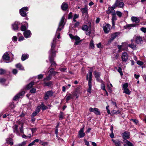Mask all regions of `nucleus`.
Listing matches in <instances>:
<instances>
[{
  "instance_id": "nucleus-31",
  "label": "nucleus",
  "mask_w": 146,
  "mask_h": 146,
  "mask_svg": "<svg viewBox=\"0 0 146 146\" xmlns=\"http://www.w3.org/2000/svg\"><path fill=\"white\" fill-rule=\"evenodd\" d=\"M34 82H31L28 84L26 87V88L27 90H29L34 85Z\"/></svg>"
},
{
  "instance_id": "nucleus-8",
  "label": "nucleus",
  "mask_w": 146,
  "mask_h": 146,
  "mask_svg": "<svg viewBox=\"0 0 146 146\" xmlns=\"http://www.w3.org/2000/svg\"><path fill=\"white\" fill-rule=\"evenodd\" d=\"M25 94V92L24 91L21 92L14 97L13 98V100H17L19 98L22 97V96L24 95Z\"/></svg>"
},
{
  "instance_id": "nucleus-12",
  "label": "nucleus",
  "mask_w": 146,
  "mask_h": 146,
  "mask_svg": "<svg viewBox=\"0 0 146 146\" xmlns=\"http://www.w3.org/2000/svg\"><path fill=\"white\" fill-rule=\"evenodd\" d=\"M128 55L127 52H124L123 53L121 56V58L123 62H126L128 58Z\"/></svg>"
},
{
  "instance_id": "nucleus-13",
  "label": "nucleus",
  "mask_w": 146,
  "mask_h": 146,
  "mask_svg": "<svg viewBox=\"0 0 146 146\" xmlns=\"http://www.w3.org/2000/svg\"><path fill=\"white\" fill-rule=\"evenodd\" d=\"M117 35L118 34L116 33L111 35L110 38L108 41V43H110L113 41V40L117 36Z\"/></svg>"
},
{
  "instance_id": "nucleus-10",
  "label": "nucleus",
  "mask_w": 146,
  "mask_h": 146,
  "mask_svg": "<svg viewBox=\"0 0 146 146\" xmlns=\"http://www.w3.org/2000/svg\"><path fill=\"white\" fill-rule=\"evenodd\" d=\"M111 27V25L109 24H107L104 25L103 29L106 33H108Z\"/></svg>"
},
{
  "instance_id": "nucleus-45",
  "label": "nucleus",
  "mask_w": 146,
  "mask_h": 146,
  "mask_svg": "<svg viewBox=\"0 0 146 146\" xmlns=\"http://www.w3.org/2000/svg\"><path fill=\"white\" fill-rule=\"evenodd\" d=\"M130 120L133 121L136 125H137L139 123V121L136 119H131Z\"/></svg>"
},
{
  "instance_id": "nucleus-41",
  "label": "nucleus",
  "mask_w": 146,
  "mask_h": 146,
  "mask_svg": "<svg viewBox=\"0 0 146 146\" xmlns=\"http://www.w3.org/2000/svg\"><path fill=\"white\" fill-rule=\"evenodd\" d=\"M116 15L119 18L122 17V13L121 12L117 11H116Z\"/></svg>"
},
{
  "instance_id": "nucleus-38",
  "label": "nucleus",
  "mask_w": 146,
  "mask_h": 146,
  "mask_svg": "<svg viewBox=\"0 0 146 146\" xmlns=\"http://www.w3.org/2000/svg\"><path fill=\"white\" fill-rule=\"evenodd\" d=\"M89 47L92 49H94V41L92 40L90 41L89 44Z\"/></svg>"
},
{
  "instance_id": "nucleus-3",
  "label": "nucleus",
  "mask_w": 146,
  "mask_h": 146,
  "mask_svg": "<svg viewBox=\"0 0 146 146\" xmlns=\"http://www.w3.org/2000/svg\"><path fill=\"white\" fill-rule=\"evenodd\" d=\"M65 19V17L63 16L61 20V21L59 23L58 27L57 30L56 35H57V38L58 39L59 38L60 36V31L61 30L64 28V21Z\"/></svg>"
},
{
  "instance_id": "nucleus-52",
  "label": "nucleus",
  "mask_w": 146,
  "mask_h": 146,
  "mask_svg": "<svg viewBox=\"0 0 146 146\" xmlns=\"http://www.w3.org/2000/svg\"><path fill=\"white\" fill-rule=\"evenodd\" d=\"M73 17V15H72V13L70 12L68 15V19H70L72 18Z\"/></svg>"
},
{
  "instance_id": "nucleus-20",
  "label": "nucleus",
  "mask_w": 146,
  "mask_h": 146,
  "mask_svg": "<svg viewBox=\"0 0 146 146\" xmlns=\"http://www.w3.org/2000/svg\"><path fill=\"white\" fill-rule=\"evenodd\" d=\"M3 59L5 60L8 61L10 59V57L9 56L8 52H6L3 56Z\"/></svg>"
},
{
  "instance_id": "nucleus-56",
  "label": "nucleus",
  "mask_w": 146,
  "mask_h": 146,
  "mask_svg": "<svg viewBox=\"0 0 146 146\" xmlns=\"http://www.w3.org/2000/svg\"><path fill=\"white\" fill-rule=\"evenodd\" d=\"M12 40L14 42H15L17 40V38L16 36H14L12 38Z\"/></svg>"
},
{
  "instance_id": "nucleus-15",
  "label": "nucleus",
  "mask_w": 146,
  "mask_h": 146,
  "mask_svg": "<svg viewBox=\"0 0 146 146\" xmlns=\"http://www.w3.org/2000/svg\"><path fill=\"white\" fill-rule=\"evenodd\" d=\"M80 10L83 15L88 14V8L87 6L85 5L84 8H81Z\"/></svg>"
},
{
  "instance_id": "nucleus-29",
  "label": "nucleus",
  "mask_w": 146,
  "mask_h": 146,
  "mask_svg": "<svg viewBox=\"0 0 146 146\" xmlns=\"http://www.w3.org/2000/svg\"><path fill=\"white\" fill-rule=\"evenodd\" d=\"M69 35L71 38L72 39H74L76 40V41L79 40L80 39V37L77 36H73L71 34H69Z\"/></svg>"
},
{
  "instance_id": "nucleus-23",
  "label": "nucleus",
  "mask_w": 146,
  "mask_h": 146,
  "mask_svg": "<svg viewBox=\"0 0 146 146\" xmlns=\"http://www.w3.org/2000/svg\"><path fill=\"white\" fill-rule=\"evenodd\" d=\"M123 141L125 143V146H134L133 143L127 140H123Z\"/></svg>"
},
{
  "instance_id": "nucleus-64",
  "label": "nucleus",
  "mask_w": 146,
  "mask_h": 146,
  "mask_svg": "<svg viewBox=\"0 0 146 146\" xmlns=\"http://www.w3.org/2000/svg\"><path fill=\"white\" fill-rule=\"evenodd\" d=\"M12 72L14 74H16L17 73L18 71L16 69H13Z\"/></svg>"
},
{
  "instance_id": "nucleus-42",
  "label": "nucleus",
  "mask_w": 146,
  "mask_h": 146,
  "mask_svg": "<svg viewBox=\"0 0 146 146\" xmlns=\"http://www.w3.org/2000/svg\"><path fill=\"white\" fill-rule=\"evenodd\" d=\"M26 144V142L24 141L21 143L15 145L14 146H25Z\"/></svg>"
},
{
  "instance_id": "nucleus-4",
  "label": "nucleus",
  "mask_w": 146,
  "mask_h": 146,
  "mask_svg": "<svg viewBox=\"0 0 146 146\" xmlns=\"http://www.w3.org/2000/svg\"><path fill=\"white\" fill-rule=\"evenodd\" d=\"M29 8L27 7H24L19 10L20 15L23 17H27V12L29 11Z\"/></svg>"
},
{
  "instance_id": "nucleus-59",
  "label": "nucleus",
  "mask_w": 146,
  "mask_h": 146,
  "mask_svg": "<svg viewBox=\"0 0 146 146\" xmlns=\"http://www.w3.org/2000/svg\"><path fill=\"white\" fill-rule=\"evenodd\" d=\"M54 69L53 68H51L49 70L48 72L50 73L49 74H51L52 75L53 71H54Z\"/></svg>"
},
{
  "instance_id": "nucleus-40",
  "label": "nucleus",
  "mask_w": 146,
  "mask_h": 146,
  "mask_svg": "<svg viewBox=\"0 0 146 146\" xmlns=\"http://www.w3.org/2000/svg\"><path fill=\"white\" fill-rule=\"evenodd\" d=\"M23 124L22 123H21L18 124H16L15 125V128H18L19 127V128H23Z\"/></svg>"
},
{
  "instance_id": "nucleus-48",
  "label": "nucleus",
  "mask_w": 146,
  "mask_h": 146,
  "mask_svg": "<svg viewBox=\"0 0 146 146\" xmlns=\"http://www.w3.org/2000/svg\"><path fill=\"white\" fill-rule=\"evenodd\" d=\"M40 106L41 108H42V110H46V107L45 106L43 102L42 103Z\"/></svg>"
},
{
  "instance_id": "nucleus-24",
  "label": "nucleus",
  "mask_w": 146,
  "mask_h": 146,
  "mask_svg": "<svg viewBox=\"0 0 146 146\" xmlns=\"http://www.w3.org/2000/svg\"><path fill=\"white\" fill-rule=\"evenodd\" d=\"M112 141L114 143L115 146H120L121 143L120 141L119 140L116 139V140H114L113 139H112Z\"/></svg>"
},
{
  "instance_id": "nucleus-25",
  "label": "nucleus",
  "mask_w": 146,
  "mask_h": 146,
  "mask_svg": "<svg viewBox=\"0 0 146 146\" xmlns=\"http://www.w3.org/2000/svg\"><path fill=\"white\" fill-rule=\"evenodd\" d=\"M131 20L133 22H135L136 23H139L140 21L139 19L135 17H132L131 18Z\"/></svg>"
},
{
  "instance_id": "nucleus-5",
  "label": "nucleus",
  "mask_w": 146,
  "mask_h": 146,
  "mask_svg": "<svg viewBox=\"0 0 146 146\" xmlns=\"http://www.w3.org/2000/svg\"><path fill=\"white\" fill-rule=\"evenodd\" d=\"M20 25V23L19 22L15 21L12 24V29L14 31H17L19 30Z\"/></svg>"
},
{
  "instance_id": "nucleus-35",
  "label": "nucleus",
  "mask_w": 146,
  "mask_h": 146,
  "mask_svg": "<svg viewBox=\"0 0 146 146\" xmlns=\"http://www.w3.org/2000/svg\"><path fill=\"white\" fill-rule=\"evenodd\" d=\"M121 46V47L124 50H126L127 49L126 44V43H122L121 45H120Z\"/></svg>"
},
{
  "instance_id": "nucleus-46",
  "label": "nucleus",
  "mask_w": 146,
  "mask_h": 146,
  "mask_svg": "<svg viewBox=\"0 0 146 146\" xmlns=\"http://www.w3.org/2000/svg\"><path fill=\"white\" fill-rule=\"evenodd\" d=\"M118 50H117V52H121L123 50H124V49H122L121 47V46H120V45H118L117 46Z\"/></svg>"
},
{
  "instance_id": "nucleus-44",
  "label": "nucleus",
  "mask_w": 146,
  "mask_h": 146,
  "mask_svg": "<svg viewBox=\"0 0 146 146\" xmlns=\"http://www.w3.org/2000/svg\"><path fill=\"white\" fill-rule=\"evenodd\" d=\"M40 143L43 146H47L48 145V143L43 142L41 140H40Z\"/></svg>"
},
{
  "instance_id": "nucleus-39",
  "label": "nucleus",
  "mask_w": 146,
  "mask_h": 146,
  "mask_svg": "<svg viewBox=\"0 0 146 146\" xmlns=\"http://www.w3.org/2000/svg\"><path fill=\"white\" fill-rule=\"evenodd\" d=\"M79 17V15L78 14L75 13L73 16V21L74 22H76V19H78Z\"/></svg>"
},
{
  "instance_id": "nucleus-33",
  "label": "nucleus",
  "mask_w": 146,
  "mask_h": 146,
  "mask_svg": "<svg viewBox=\"0 0 146 146\" xmlns=\"http://www.w3.org/2000/svg\"><path fill=\"white\" fill-rule=\"evenodd\" d=\"M52 78V75L51 74H49V75L47 76L46 78H44L43 81L44 82L46 81V80H50Z\"/></svg>"
},
{
  "instance_id": "nucleus-36",
  "label": "nucleus",
  "mask_w": 146,
  "mask_h": 146,
  "mask_svg": "<svg viewBox=\"0 0 146 146\" xmlns=\"http://www.w3.org/2000/svg\"><path fill=\"white\" fill-rule=\"evenodd\" d=\"M89 29V27L86 25H84L82 26V29L84 31H87Z\"/></svg>"
},
{
  "instance_id": "nucleus-17",
  "label": "nucleus",
  "mask_w": 146,
  "mask_h": 146,
  "mask_svg": "<svg viewBox=\"0 0 146 146\" xmlns=\"http://www.w3.org/2000/svg\"><path fill=\"white\" fill-rule=\"evenodd\" d=\"M9 107L10 108H11L12 109L10 111V112L11 113H12L13 114H14V112H15V111L13 110V109L15 108V105L14 104V102H12L10 103L9 104Z\"/></svg>"
},
{
  "instance_id": "nucleus-54",
  "label": "nucleus",
  "mask_w": 146,
  "mask_h": 146,
  "mask_svg": "<svg viewBox=\"0 0 146 146\" xmlns=\"http://www.w3.org/2000/svg\"><path fill=\"white\" fill-rule=\"evenodd\" d=\"M136 26V25L134 24L128 25H127V27H135Z\"/></svg>"
},
{
  "instance_id": "nucleus-9",
  "label": "nucleus",
  "mask_w": 146,
  "mask_h": 146,
  "mask_svg": "<svg viewBox=\"0 0 146 146\" xmlns=\"http://www.w3.org/2000/svg\"><path fill=\"white\" fill-rule=\"evenodd\" d=\"M89 111L91 112H94L96 115H99L101 114L99 110L96 108H93L90 107L89 109Z\"/></svg>"
},
{
  "instance_id": "nucleus-2",
  "label": "nucleus",
  "mask_w": 146,
  "mask_h": 146,
  "mask_svg": "<svg viewBox=\"0 0 146 146\" xmlns=\"http://www.w3.org/2000/svg\"><path fill=\"white\" fill-rule=\"evenodd\" d=\"M93 71V68H91L89 70L88 74H87L86 76V79L87 80L89 79L88 86L89 88L87 90V92L90 93L92 87V72Z\"/></svg>"
},
{
  "instance_id": "nucleus-61",
  "label": "nucleus",
  "mask_w": 146,
  "mask_h": 146,
  "mask_svg": "<svg viewBox=\"0 0 146 146\" xmlns=\"http://www.w3.org/2000/svg\"><path fill=\"white\" fill-rule=\"evenodd\" d=\"M141 30L144 33L146 32V28L142 27L141 28Z\"/></svg>"
},
{
  "instance_id": "nucleus-28",
  "label": "nucleus",
  "mask_w": 146,
  "mask_h": 146,
  "mask_svg": "<svg viewBox=\"0 0 146 146\" xmlns=\"http://www.w3.org/2000/svg\"><path fill=\"white\" fill-rule=\"evenodd\" d=\"M15 66L19 70H24V67L20 63H18L15 65Z\"/></svg>"
},
{
  "instance_id": "nucleus-43",
  "label": "nucleus",
  "mask_w": 146,
  "mask_h": 146,
  "mask_svg": "<svg viewBox=\"0 0 146 146\" xmlns=\"http://www.w3.org/2000/svg\"><path fill=\"white\" fill-rule=\"evenodd\" d=\"M131 92L128 88L124 90L123 93H124L127 94L129 95L130 94Z\"/></svg>"
},
{
  "instance_id": "nucleus-14",
  "label": "nucleus",
  "mask_w": 146,
  "mask_h": 146,
  "mask_svg": "<svg viewBox=\"0 0 146 146\" xmlns=\"http://www.w3.org/2000/svg\"><path fill=\"white\" fill-rule=\"evenodd\" d=\"M84 128H81L79 131L78 137L79 138H81L83 137L85 135V133L84 132Z\"/></svg>"
},
{
  "instance_id": "nucleus-37",
  "label": "nucleus",
  "mask_w": 146,
  "mask_h": 146,
  "mask_svg": "<svg viewBox=\"0 0 146 146\" xmlns=\"http://www.w3.org/2000/svg\"><path fill=\"white\" fill-rule=\"evenodd\" d=\"M128 46L134 50L136 49V45L133 43L129 44L128 45Z\"/></svg>"
},
{
  "instance_id": "nucleus-16",
  "label": "nucleus",
  "mask_w": 146,
  "mask_h": 146,
  "mask_svg": "<svg viewBox=\"0 0 146 146\" xmlns=\"http://www.w3.org/2000/svg\"><path fill=\"white\" fill-rule=\"evenodd\" d=\"M122 136L124 140H126L127 139H128L129 138V133L127 131H125L122 133Z\"/></svg>"
},
{
  "instance_id": "nucleus-34",
  "label": "nucleus",
  "mask_w": 146,
  "mask_h": 146,
  "mask_svg": "<svg viewBox=\"0 0 146 146\" xmlns=\"http://www.w3.org/2000/svg\"><path fill=\"white\" fill-rule=\"evenodd\" d=\"M71 99H73V97L72 95V94H69L68 96H66V102H67L68 101L70 100Z\"/></svg>"
},
{
  "instance_id": "nucleus-57",
  "label": "nucleus",
  "mask_w": 146,
  "mask_h": 146,
  "mask_svg": "<svg viewBox=\"0 0 146 146\" xmlns=\"http://www.w3.org/2000/svg\"><path fill=\"white\" fill-rule=\"evenodd\" d=\"M60 119H62L64 118V116L63 115V113L62 112H61L60 114V116H59Z\"/></svg>"
},
{
  "instance_id": "nucleus-6",
  "label": "nucleus",
  "mask_w": 146,
  "mask_h": 146,
  "mask_svg": "<svg viewBox=\"0 0 146 146\" xmlns=\"http://www.w3.org/2000/svg\"><path fill=\"white\" fill-rule=\"evenodd\" d=\"M114 4L116 7L123 8L124 6V3L120 0H116Z\"/></svg>"
},
{
  "instance_id": "nucleus-47",
  "label": "nucleus",
  "mask_w": 146,
  "mask_h": 146,
  "mask_svg": "<svg viewBox=\"0 0 146 146\" xmlns=\"http://www.w3.org/2000/svg\"><path fill=\"white\" fill-rule=\"evenodd\" d=\"M94 76L95 78L100 77V73L98 72L95 71L94 72Z\"/></svg>"
},
{
  "instance_id": "nucleus-53",
  "label": "nucleus",
  "mask_w": 146,
  "mask_h": 146,
  "mask_svg": "<svg viewBox=\"0 0 146 146\" xmlns=\"http://www.w3.org/2000/svg\"><path fill=\"white\" fill-rule=\"evenodd\" d=\"M122 70V69L121 68V67H119L118 70V72L120 73L121 76H122L123 75Z\"/></svg>"
},
{
  "instance_id": "nucleus-63",
  "label": "nucleus",
  "mask_w": 146,
  "mask_h": 146,
  "mask_svg": "<svg viewBox=\"0 0 146 146\" xmlns=\"http://www.w3.org/2000/svg\"><path fill=\"white\" fill-rule=\"evenodd\" d=\"M38 113L35 111H34L31 115V117H34L36 116Z\"/></svg>"
},
{
  "instance_id": "nucleus-11",
  "label": "nucleus",
  "mask_w": 146,
  "mask_h": 146,
  "mask_svg": "<svg viewBox=\"0 0 146 146\" xmlns=\"http://www.w3.org/2000/svg\"><path fill=\"white\" fill-rule=\"evenodd\" d=\"M23 35L25 37L27 38L31 37L32 33L30 30H27L24 32Z\"/></svg>"
},
{
  "instance_id": "nucleus-32",
  "label": "nucleus",
  "mask_w": 146,
  "mask_h": 146,
  "mask_svg": "<svg viewBox=\"0 0 146 146\" xmlns=\"http://www.w3.org/2000/svg\"><path fill=\"white\" fill-rule=\"evenodd\" d=\"M44 84L45 86L48 87H50L52 85V83L51 81H49L47 82L45 81L44 82Z\"/></svg>"
},
{
  "instance_id": "nucleus-49",
  "label": "nucleus",
  "mask_w": 146,
  "mask_h": 146,
  "mask_svg": "<svg viewBox=\"0 0 146 146\" xmlns=\"http://www.w3.org/2000/svg\"><path fill=\"white\" fill-rule=\"evenodd\" d=\"M128 86V84L127 83H125L123 84L122 86L123 89V90L126 89H127Z\"/></svg>"
},
{
  "instance_id": "nucleus-22",
  "label": "nucleus",
  "mask_w": 146,
  "mask_h": 146,
  "mask_svg": "<svg viewBox=\"0 0 146 146\" xmlns=\"http://www.w3.org/2000/svg\"><path fill=\"white\" fill-rule=\"evenodd\" d=\"M135 42L137 44H141L143 42V40L141 37L137 36L135 39Z\"/></svg>"
},
{
  "instance_id": "nucleus-55",
  "label": "nucleus",
  "mask_w": 146,
  "mask_h": 146,
  "mask_svg": "<svg viewBox=\"0 0 146 146\" xmlns=\"http://www.w3.org/2000/svg\"><path fill=\"white\" fill-rule=\"evenodd\" d=\"M116 8L115 5V4H114L111 7H109V10L111 9V11H113L114 10V9Z\"/></svg>"
},
{
  "instance_id": "nucleus-27",
  "label": "nucleus",
  "mask_w": 146,
  "mask_h": 146,
  "mask_svg": "<svg viewBox=\"0 0 146 146\" xmlns=\"http://www.w3.org/2000/svg\"><path fill=\"white\" fill-rule=\"evenodd\" d=\"M6 143L11 145H12L13 144V139L11 138H7L6 139Z\"/></svg>"
},
{
  "instance_id": "nucleus-62",
  "label": "nucleus",
  "mask_w": 146,
  "mask_h": 146,
  "mask_svg": "<svg viewBox=\"0 0 146 146\" xmlns=\"http://www.w3.org/2000/svg\"><path fill=\"white\" fill-rule=\"evenodd\" d=\"M35 92L36 89L34 88H32L30 90V92L31 93H34Z\"/></svg>"
},
{
  "instance_id": "nucleus-18",
  "label": "nucleus",
  "mask_w": 146,
  "mask_h": 146,
  "mask_svg": "<svg viewBox=\"0 0 146 146\" xmlns=\"http://www.w3.org/2000/svg\"><path fill=\"white\" fill-rule=\"evenodd\" d=\"M61 7L63 11H66L68 8V5L67 2H63L61 5Z\"/></svg>"
},
{
  "instance_id": "nucleus-50",
  "label": "nucleus",
  "mask_w": 146,
  "mask_h": 146,
  "mask_svg": "<svg viewBox=\"0 0 146 146\" xmlns=\"http://www.w3.org/2000/svg\"><path fill=\"white\" fill-rule=\"evenodd\" d=\"M6 72V70L2 68L0 69V74L2 75Z\"/></svg>"
},
{
  "instance_id": "nucleus-51",
  "label": "nucleus",
  "mask_w": 146,
  "mask_h": 146,
  "mask_svg": "<svg viewBox=\"0 0 146 146\" xmlns=\"http://www.w3.org/2000/svg\"><path fill=\"white\" fill-rule=\"evenodd\" d=\"M13 114H14L13 113H11V112H10L9 114L6 113L5 114H4L3 116V118H5L7 116H9V115H13Z\"/></svg>"
},
{
  "instance_id": "nucleus-60",
  "label": "nucleus",
  "mask_w": 146,
  "mask_h": 146,
  "mask_svg": "<svg viewBox=\"0 0 146 146\" xmlns=\"http://www.w3.org/2000/svg\"><path fill=\"white\" fill-rule=\"evenodd\" d=\"M137 64L140 66L142 65L143 64V63L142 62H141V61L140 60H138L137 61Z\"/></svg>"
},
{
  "instance_id": "nucleus-58",
  "label": "nucleus",
  "mask_w": 146,
  "mask_h": 146,
  "mask_svg": "<svg viewBox=\"0 0 146 146\" xmlns=\"http://www.w3.org/2000/svg\"><path fill=\"white\" fill-rule=\"evenodd\" d=\"M40 108L41 107L40 106H38L36 108L35 111H36V112L38 113L40 111Z\"/></svg>"
},
{
  "instance_id": "nucleus-1",
  "label": "nucleus",
  "mask_w": 146,
  "mask_h": 146,
  "mask_svg": "<svg viewBox=\"0 0 146 146\" xmlns=\"http://www.w3.org/2000/svg\"><path fill=\"white\" fill-rule=\"evenodd\" d=\"M58 40L56 37L55 36L53 38V41L51 43V49L49 52V58L50 62L51 63V65L50 67H56L57 64L54 61V58L56 56V50H55V46L56 42Z\"/></svg>"
},
{
  "instance_id": "nucleus-30",
  "label": "nucleus",
  "mask_w": 146,
  "mask_h": 146,
  "mask_svg": "<svg viewBox=\"0 0 146 146\" xmlns=\"http://www.w3.org/2000/svg\"><path fill=\"white\" fill-rule=\"evenodd\" d=\"M117 20V18L116 16H112L111 20L112 27L114 26L115 25V21Z\"/></svg>"
},
{
  "instance_id": "nucleus-21",
  "label": "nucleus",
  "mask_w": 146,
  "mask_h": 146,
  "mask_svg": "<svg viewBox=\"0 0 146 146\" xmlns=\"http://www.w3.org/2000/svg\"><path fill=\"white\" fill-rule=\"evenodd\" d=\"M7 79L3 78H0V83L3 86H6L7 84H6Z\"/></svg>"
},
{
  "instance_id": "nucleus-7",
  "label": "nucleus",
  "mask_w": 146,
  "mask_h": 146,
  "mask_svg": "<svg viewBox=\"0 0 146 146\" xmlns=\"http://www.w3.org/2000/svg\"><path fill=\"white\" fill-rule=\"evenodd\" d=\"M53 94V92L51 90L46 92L44 94V99L45 100H48L49 97L52 96Z\"/></svg>"
},
{
  "instance_id": "nucleus-26",
  "label": "nucleus",
  "mask_w": 146,
  "mask_h": 146,
  "mask_svg": "<svg viewBox=\"0 0 146 146\" xmlns=\"http://www.w3.org/2000/svg\"><path fill=\"white\" fill-rule=\"evenodd\" d=\"M29 57V55L27 54H24L22 55L21 56V60L22 61H24L27 59Z\"/></svg>"
},
{
  "instance_id": "nucleus-19",
  "label": "nucleus",
  "mask_w": 146,
  "mask_h": 146,
  "mask_svg": "<svg viewBox=\"0 0 146 146\" xmlns=\"http://www.w3.org/2000/svg\"><path fill=\"white\" fill-rule=\"evenodd\" d=\"M28 23L26 22L25 24V25H22L21 26L20 29L21 31H25L28 29Z\"/></svg>"
}]
</instances>
